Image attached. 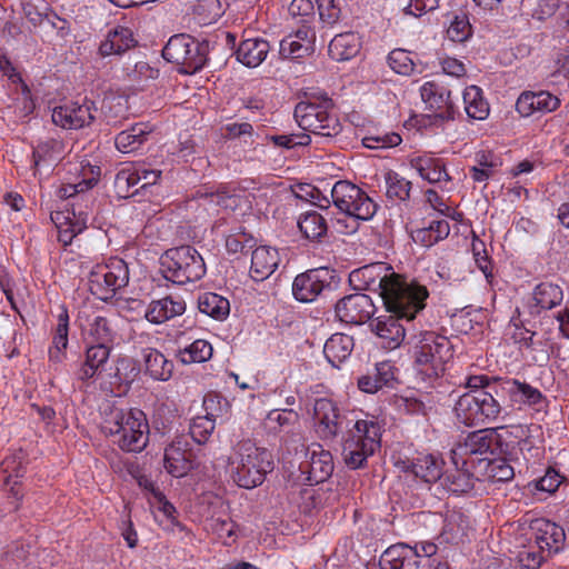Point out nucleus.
<instances>
[{
  "instance_id": "1",
  "label": "nucleus",
  "mask_w": 569,
  "mask_h": 569,
  "mask_svg": "<svg viewBox=\"0 0 569 569\" xmlns=\"http://www.w3.org/2000/svg\"><path fill=\"white\" fill-rule=\"evenodd\" d=\"M351 282H361L362 289L378 291L387 311L412 317L421 311L429 297L427 288L395 272L385 262H376L350 273Z\"/></svg>"
},
{
  "instance_id": "2",
  "label": "nucleus",
  "mask_w": 569,
  "mask_h": 569,
  "mask_svg": "<svg viewBox=\"0 0 569 569\" xmlns=\"http://www.w3.org/2000/svg\"><path fill=\"white\" fill-rule=\"evenodd\" d=\"M466 386L470 391L460 396L455 406L458 420L466 426L495 422L502 410L497 399V385L480 375L469 377Z\"/></svg>"
},
{
  "instance_id": "3",
  "label": "nucleus",
  "mask_w": 569,
  "mask_h": 569,
  "mask_svg": "<svg viewBox=\"0 0 569 569\" xmlns=\"http://www.w3.org/2000/svg\"><path fill=\"white\" fill-rule=\"evenodd\" d=\"M113 443L128 452L142 451L149 441V425L146 415L138 409L110 407L104 411L101 426Z\"/></svg>"
},
{
  "instance_id": "4",
  "label": "nucleus",
  "mask_w": 569,
  "mask_h": 569,
  "mask_svg": "<svg viewBox=\"0 0 569 569\" xmlns=\"http://www.w3.org/2000/svg\"><path fill=\"white\" fill-rule=\"evenodd\" d=\"M232 479L241 488L252 489L274 468L273 456L266 448L257 447L249 439L239 441L230 458Z\"/></svg>"
},
{
  "instance_id": "5",
  "label": "nucleus",
  "mask_w": 569,
  "mask_h": 569,
  "mask_svg": "<svg viewBox=\"0 0 569 569\" xmlns=\"http://www.w3.org/2000/svg\"><path fill=\"white\" fill-rule=\"evenodd\" d=\"M333 103L326 94H312L295 108V119L299 127L315 136L332 138L341 132L338 117L330 111Z\"/></svg>"
},
{
  "instance_id": "6",
  "label": "nucleus",
  "mask_w": 569,
  "mask_h": 569,
  "mask_svg": "<svg viewBox=\"0 0 569 569\" xmlns=\"http://www.w3.org/2000/svg\"><path fill=\"white\" fill-rule=\"evenodd\" d=\"M163 278L174 284H186L200 280L207 271L202 256L191 246L167 250L160 258Z\"/></svg>"
},
{
  "instance_id": "7",
  "label": "nucleus",
  "mask_w": 569,
  "mask_h": 569,
  "mask_svg": "<svg viewBox=\"0 0 569 569\" xmlns=\"http://www.w3.org/2000/svg\"><path fill=\"white\" fill-rule=\"evenodd\" d=\"M381 427L372 419H357L342 443L345 463L351 469L363 467L367 458L380 447Z\"/></svg>"
},
{
  "instance_id": "8",
  "label": "nucleus",
  "mask_w": 569,
  "mask_h": 569,
  "mask_svg": "<svg viewBox=\"0 0 569 569\" xmlns=\"http://www.w3.org/2000/svg\"><path fill=\"white\" fill-rule=\"evenodd\" d=\"M381 427L372 419H357L342 443L345 463L351 469L363 467L367 458L380 447Z\"/></svg>"
},
{
  "instance_id": "9",
  "label": "nucleus",
  "mask_w": 569,
  "mask_h": 569,
  "mask_svg": "<svg viewBox=\"0 0 569 569\" xmlns=\"http://www.w3.org/2000/svg\"><path fill=\"white\" fill-rule=\"evenodd\" d=\"M208 53L207 41H198L186 33L172 36L162 50V57L186 74L199 71L206 64Z\"/></svg>"
},
{
  "instance_id": "10",
  "label": "nucleus",
  "mask_w": 569,
  "mask_h": 569,
  "mask_svg": "<svg viewBox=\"0 0 569 569\" xmlns=\"http://www.w3.org/2000/svg\"><path fill=\"white\" fill-rule=\"evenodd\" d=\"M451 357L450 341L433 332L423 333L415 349V363L419 372L428 379L442 375L445 365Z\"/></svg>"
},
{
  "instance_id": "11",
  "label": "nucleus",
  "mask_w": 569,
  "mask_h": 569,
  "mask_svg": "<svg viewBox=\"0 0 569 569\" xmlns=\"http://www.w3.org/2000/svg\"><path fill=\"white\" fill-rule=\"evenodd\" d=\"M129 282V269L120 258H111L107 263L97 264L90 271L88 284L90 292L107 301Z\"/></svg>"
},
{
  "instance_id": "12",
  "label": "nucleus",
  "mask_w": 569,
  "mask_h": 569,
  "mask_svg": "<svg viewBox=\"0 0 569 569\" xmlns=\"http://www.w3.org/2000/svg\"><path fill=\"white\" fill-rule=\"evenodd\" d=\"M316 431L325 440L335 439L345 429L348 431L357 419L340 413L330 399H317L313 405Z\"/></svg>"
},
{
  "instance_id": "13",
  "label": "nucleus",
  "mask_w": 569,
  "mask_h": 569,
  "mask_svg": "<svg viewBox=\"0 0 569 569\" xmlns=\"http://www.w3.org/2000/svg\"><path fill=\"white\" fill-rule=\"evenodd\" d=\"M501 446V437L495 428H485L470 432L463 441H459L451 449L452 459L475 460L477 465L478 456L495 453Z\"/></svg>"
},
{
  "instance_id": "14",
  "label": "nucleus",
  "mask_w": 569,
  "mask_h": 569,
  "mask_svg": "<svg viewBox=\"0 0 569 569\" xmlns=\"http://www.w3.org/2000/svg\"><path fill=\"white\" fill-rule=\"evenodd\" d=\"M451 467H448L441 476L442 487L452 493H466L473 489L476 481L480 480V472L475 460L452 459Z\"/></svg>"
},
{
  "instance_id": "15",
  "label": "nucleus",
  "mask_w": 569,
  "mask_h": 569,
  "mask_svg": "<svg viewBox=\"0 0 569 569\" xmlns=\"http://www.w3.org/2000/svg\"><path fill=\"white\" fill-rule=\"evenodd\" d=\"M375 310L371 298L360 292L343 297L335 306L337 318L350 325L365 323L373 316Z\"/></svg>"
},
{
  "instance_id": "16",
  "label": "nucleus",
  "mask_w": 569,
  "mask_h": 569,
  "mask_svg": "<svg viewBox=\"0 0 569 569\" xmlns=\"http://www.w3.org/2000/svg\"><path fill=\"white\" fill-rule=\"evenodd\" d=\"M332 274L327 268L311 269L298 274L292 283V293L298 301L311 302L330 286Z\"/></svg>"
},
{
  "instance_id": "17",
  "label": "nucleus",
  "mask_w": 569,
  "mask_h": 569,
  "mask_svg": "<svg viewBox=\"0 0 569 569\" xmlns=\"http://www.w3.org/2000/svg\"><path fill=\"white\" fill-rule=\"evenodd\" d=\"M389 315L380 316L371 321L370 327L375 335L380 339L381 346L386 349L393 350L398 348L405 337L406 329L400 322L402 319L410 321L415 319V313L412 317L396 315V312L388 311Z\"/></svg>"
},
{
  "instance_id": "18",
  "label": "nucleus",
  "mask_w": 569,
  "mask_h": 569,
  "mask_svg": "<svg viewBox=\"0 0 569 569\" xmlns=\"http://www.w3.org/2000/svg\"><path fill=\"white\" fill-rule=\"evenodd\" d=\"M52 121L63 129H81L94 120L92 102L86 101L82 104L77 102L58 106L52 110Z\"/></svg>"
},
{
  "instance_id": "19",
  "label": "nucleus",
  "mask_w": 569,
  "mask_h": 569,
  "mask_svg": "<svg viewBox=\"0 0 569 569\" xmlns=\"http://www.w3.org/2000/svg\"><path fill=\"white\" fill-rule=\"evenodd\" d=\"M420 96L426 108L437 117L447 120L453 119L456 111L450 90L433 81H428L421 86Z\"/></svg>"
},
{
  "instance_id": "20",
  "label": "nucleus",
  "mask_w": 569,
  "mask_h": 569,
  "mask_svg": "<svg viewBox=\"0 0 569 569\" xmlns=\"http://www.w3.org/2000/svg\"><path fill=\"white\" fill-rule=\"evenodd\" d=\"M51 220L58 228V239L63 246L71 243L72 239L87 228L89 213L72 206L71 210L58 211L51 214Z\"/></svg>"
},
{
  "instance_id": "21",
  "label": "nucleus",
  "mask_w": 569,
  "mask_h": 569,
  "mask_svg": "<svg viewBox=\"0 0 569 569\" xmlns=\"http://www.w3.org/2000/svg\"><path fill=\"white\" fill-rule=\"evenodd\" d=\"M535 541L538 549L547 556L558 553L563 549L566 533L562 527L549 520L540 519L533 525Z\"/></svg>"
},
{
  "instance_id": "22",
  "label": "nucleus",
  "mask_w": 569,
  "mask_h": 569,
  "mask_svg": "<svg viewBox=\"0 0 569 569\" xmlns=\"http://www.w3.org/2000/svg\"><path fill=\"white\" fill-rule=\"evenodd\" d=\"M559 106L560 99L545 90L525 91L516 102V109L522 117H530L536 112L549 113L557 110Z\"/></svg>"
},
{
  "instance_id": "23",
  "label": "nucleus",
  "mask_w": 569,
  "mask_h": 569,
  "mask_svg": "<svg viewBox=\"0 0 569 569\" xmlns=\"http://www.w3.org/2000/svg\"><path fill=\"white\" fill-rule=\"evenodd\" d=\"M379 567L380 569H418V548L405 543L393 545L380 556Z\"/></svg>"
},
{
  "instance_id": "24",
  "label": "nucleus",
  "mask_w": 569,
  "mask_h": 569,
  "mask_svg": "<svg viewBox=\"0 0 569 569\" xmlns=\"http://www.w3.org/2000/svg\"><path fill=\"white\" fill-rule=\"evenodd\" d=\"M187 446V442L176 440L164 449V468L172 477H184L193 468L192 452Z\"/></svg>"
},
{
  "instance_id": "25",
  "label": "nucleus",
  "mask_w": 569,
  "mask_h": 569,
  "mask_svg": "<svg viewBox=\"0 0 569 569\" xmlns=\"http://www.w3.org/2000/svg\"><path fill=\"white\" fill-rule=\"evenodd\" d=\"M315 38V31L310 27L302 26L293 34L280 41L279 53L283 58H302L313 51Z\"/></svg>"
},
{
  "instance_id": "26",
  "label": "nucleus",
  "mask_w": 569,
  "mask_h": 569,
  "mask_svg": "<svg viewBox=\"0 0 569 569\" xmlns=\"http://www.w3.org/2000/svg\"><path fill=\"white\" fill-rule=\"evenodd\" d=\"M409 164L417 170L419 176L427 180L429 183H440L451 181V177L446 170V164L442 159L436 158L430 153L411 156Z\"/></svg>"
},
{
  "instance_id": "27",
  "label": "nucleus",
  "mask_w": 569,
  "mask_h": 569,
  "mask_svg": "<svg viewBox=\"0 0 569 569\" xmlns=\"http://www.w3.org/2000/svg\"><path fill=\"white\" fill-rule=\"evenodd\" d=\"M279 262L280 257L276 248L260 246L251 253L250 277L254 281H263L276 271Z\"/></svg>"
},
{
  "instance_id": "28",
  "label": "nucleus",
  "mask_w": 569,
  "mask_h": 569,
  "mask_svg": "<svg viewBox=\"0 0 569 569\" xmlns=\"http://www.w3.org/2000/svg\"><path fill=\"white\" fill-rule=\"evenodd\" d=\"M110 357V347L103 343L91 346L86 351V358L77 372V378L87 382L104 370Z\"/></svg>"
},
{
  "instance_id": "29",
  "label": "nucleus",
  "mask_w": 569,
  "mask_h": 569,
  "mask_svg": "<svg viewBox=\"0 0 569 569\" xmlns=\"http://www.w3.org/2000/svg\"><path fill=\"white\" fill-rule=\"evenodd\" d=\"M136 44L137 40L133 37L132 30L127 27L118 26L109 30L106 39L101 41L99 54L101 57L121 54Z\"/></svg>"
},
{
  "instance_id": "30",
  "label": "nucleus",
  "mask_w": 569,
  "mask_h": 569,
  "mask_svg": "<svg viewBox=\"0 0 569 569\" xmlns=\"http://www.w3.org/2000/svg\"><path fill=\"white\" fill-rule=\"evenodd\" d=\"M186 311V303L182 299L164 297L153 300L147 311L146 319L156 325L163 323L174 317L181 316Z\"/></svg>"
},
{
  "instance_id": "31",
  "label": "nucleus",
  "mask_w": 569,
  "mask_h": 569,
  "mask_svg": "<svg viewBox=\"0 0 569 569\" xmlns=\"http://www.w3.org/2000/svg\"><path fill=\"white\" fill-rule=\"evenodd\" d=\"M270 51V44L262 38H250L243 40L237 51L236 57L239 62L249 68L260 66Z\"/></svg>"
},
{
  "instance_id": "32",
  "label": "nucleus",
  "mask_w": 569,
  "mask_h": 569,
  "mask_svg": "<svg viewBox=\"0 0 569 569\" xmlns=\"http://www.w3.org/2000/svg\"><path fill=\"white\" fill-rule=\"evenodd\" d=\"M308 472V480L311 483H320L326 481L333 471V460L329 451L320 449L310 453L309 460L300 467Z\"/></svg>"
},
{
  "instance_id": "33",
  "label": "nucleus",
  "mask_w": 569,
  "mask_h": 569,
  "mask_svg": "<svg viewBox=\"0 0 569 569\" xmlns=\"http://www.w3.org/2000/svg\"><path fill=\"white\" fill-rule=\"evenodd\" d=\"M395 379V368L389 361H382L368 373L359 377L358 388L367 393H376Z\"/></svg>"
},
{
  "instance_id": "34",
  "label": "nucleus",
  "mask_w": 569,
  "mask_h": 569,
  "mask_svg": "<svg viewBox=\"0 0 569 569\" xmlns=\"http://www.w3.org/2000/svg\"><path fill=\"white\" fill-rule=\"evenodd\" d=\"M443 461L435 455H419L407 467L406 470L411 471L416 477L421 478L428 483L436 482L441 479Z\"/></svg>"
},
{
  "instance_id": "35",
  "label": "nucleus",
  "mask_w": 569,
  "mask_h": 569,
  "mask_svg": "<svg viewBox=\"0 0 569 569\" xmlns=\"http://www.w3.org/2000/svg\"><path fill=\"white\" fill-rule=\"evenodd\" d=\"M500 156L492 151L481 150L475 154V164L470 168V177L475 182H487L492 178L500 167Z\"/></svg>"
},
{
  "instance_id": "36",
  "label": "nucleus",
  "mask_w": 569,
  "mask_h": 569,
  "mask_svg": "<svg viewBox=\"0 0 569 569\" xmlns=\"http://www.w3.org/2000/svg\"><path fill=\"white\" fill-rule=\"evenodd\" d=\"M353 338L345 333L332 335L325 343L323 355L332 367L338 368L353 350Z\"/></svg>"
},
{
  "instance_id": "37",
  "label": "nucleus",
  "mask_w": 569,
  "mask_h": 569,
  "mask_svg": "<svg viewBox=\"0 0 569 569\" xmlns=\"http://www.w3.org/2000/svg\"><path fill=\"white\" fill-rule=\"evenodd\" d=\"M216 396L209 395L203 399L204 416L196 417L190 425V436L198 443H204L216 427V415L212 412Z\"/></svg>"
},
{
  "instance_id": "38",
  "label": "nucleus",
  "mask_w": 569,
  "mask_h": 569,
  "mask_svg": "<svg viewBox=\"0 0 569 569\" xmlns=\"http://www.w3.org/2000/svg\"><path fill=\"white\" fill-rule=\"evenodd\" d=\"M142 360L144 365V372L152 379L167 381L171 378L173 365L157 349H143Z\"/></svg>"
},
{
  "instance_id": "39",
  "label": "nucleus",
  "mask_w": 569,
  "mask_h": 569,
  "mask_svg": "<svg viewBox=\"0 0 569 569\" xmlns=\"http://www.w3.org/2000/svg\"><path fill=\"white\" fill-rule=\"evenodd\" d=\"M477 467L480 472V480H492L498 482L509 481L513 478L515 471L511 465L502 458L489 459L483 457L478 459Z\"/></svg>"
},
{
  "instance_id": "40",
  "label": "nucleus",
  "mask_w": 569,
  "mask_h": 569,
  "mask_svg": "<svg viewBox=\"0 0 569 569\" xmlns=\"http://www.w3.org/2000/svg\"><path fill=\"white\" fill-rule=\"evenodd\" d=\"M150 129L146 123H136L117 134L114 143L122 153L138 150L147 140Z\"/></svg>"
},
{
  "instance_id": "41",
  "label": "nucleus",
  "mask_w": 569,
  "mask_h": 569,
  "mask_svg": "<svg viewBox=\"0 0 569 569\" xmlns=\"http://www.w3.org/2000/svg\"><path fill=\"white\" fill-rule=\"evenodd\" d=\"M360 50V41L356 33L346 32L337 34L329 43V54L337 61L353 58Z\"/></svg>"
},
{
  "instance_id": "42",
  "label": "nucleus",
  "mask_w": 569,
  "mask_h": 569,
  "mask_svg": "<svg viewBox=\"0 0 569 569\" xmlns=\"http://www.w3.org/2000/svg\"><path fill=\"white\" fill-rule=\"evenodd\" d=\"M532 300L535 303L531 312L539 313L558 306L562 301V290L557 284L542 282L535 288Z\"/></svg>"
},
{
  "instance_id": "43",
  "label": "nucleus",
  "mask_w": 569,
  "mask_h": 569,
  "mask_svg": "<svg viewBox=\"0 0 569 569\" xmlns=\"http://www.w3.org/2000/svg\"><path fill=\"white\" fill-rule=\"evenodd\" d=\"M331 199L340 212L349 216L351 204L361 200V189L349 181L340 180L331 189Z\"/></svg>"
},
{
  "instance_id": "44",
  "label": "nucleus",
  "mask_w": 569,
  "mask_h": 569,
  "mask_svg": "<svg viewBox=\"0 0 569 569\" xmlns=\"http://www.w3.org/2000/svg\"><path fill=\"white\" fill-rule=\"evenodd\" d=\"M199 311L216 319L223 320L230 312L229 300L214 292H204L198 298Z\"/></svg>"
},
{
  "instance_id": "45",
  "label": "nucleus",
  "mask_w": 569,
  "mask_h": 569,
  "mask_svg": "<svg viewBox=\"0 0 569 569\" xmlns=\"http://www.w3.org/2000/svg\"><path fill=\"white\" fill-rule=\"evenodd\" d=\"M465 110L469 118L485 120L489 116V104L477 86H469L463 91Z\"/></svg>"
},
{
  "instance_id": "46",
  "label": "nucleus",
  "mask_w": 569,
  "mask_h": 569,
  "mask_svg": "<svg viewBox=\"0 0 569 569\" xmlns=\"http://www.w3.org/2000/svg\"><path fill=\"white\" fill-rule=\"evenodd\" d=\"M450 226L447 220H435L426 228H420L412 233L416 243L423 247H431L449 236Z\"/></svg>"
},
{
  "instance_id": "47",
  "label": "nucleus",
  "mask_w": 569,
  "mask_h": 569,
  "mask_svg": "<svg viewBox=\"0 0 569 569\" xmlns=\"http://www.w3.org/2000/svg\"><path fill=\"white\" fill-rule=\"evenodd\" d=\"M300 231L307 239L319 240L328 230L326 218L317 211L302 214L298 221Z\"/></svg>"
},
{
  "instance_id": "48",
  "label": "nucleus",
  "mask_w": 569,
  "mask_h": 569,
  "mask_svg": "<svg viewBox=\"0 0 569 569\" xmlns=\"http://www.w3.org/2000/svg\"><path fill=\"white\" fill-rule=\"evenodd\" d=\"M212 352V346L207 340L198 339L180 349L177 357L183 365H191L208 361Z\"/></svg>"
},
{
  "instance_id": "49",
  "label": "nucleus",
  "mask_w": 569,
  "mask_h": 569,
  "mask_svg": "<svg viewBox=\"0 0 569 569\" xmlns=\"http://www.w3.org/2000/svg\"><path fill=\"white\" fill-rule=\"evenodd\" d=\"M201 206H216L222 208H233L236 206V199L224 190H211L208 187H203L197 190L194 194Z\"/></svg>"
},
{
  "instance_id": "50",
  "label": "nucleus",
  "mask_w": 569,
  "mask_h": 569,
  "mask_svg": "<svg viewBox=\"0 0 569 569\" xmlns=\"http://www.w3.org/2000/svg\"><path fill=\"white\" fill-rule=\"evenodd\" d=\"M60 147V143L53 140L39 143L32 152L33 168L36 171L42 167L50 168L60 156V152L56 149Z\"/></svg>"
},
{
  "instance_id": "51",
  "label": "nucleus",
  "mask_w": 569,
  "mask_h": 569,
  "mask_svg": "<svg viewBox=\"0 0 569 569\" xmlns=\"http://www.w3.org/2000/svg\"><path fill=\"white\" fill-rule=\"evenodd\" d=\"M386 196L391 200L405 201L410 196L411 182L397 172L389 171L385 176Z\"/></svg>"
},
{
  "instance_id": "52",
  "label": "nucleus",
  "mask_w": 569,
  "mask_h": 569,
  "mask_svg": "<svg viewBox=\"0 0 569 569\" xmlns=\"http://www.w3.org/2000/svg\"><path fill=\"white\" fill-rule=\"evenodd\" d=\"M507 391L515 401H522L525 403L536 405L542 398V395L538 389L531 387L526 382L511 380L507 382Z\"/></svg>"
},
{
  "instance_id": "53",
  "label": "nucleus",
  "mask_w": 569,
  "mask_h": 569,
  "mask_svg": "<svg viewBox=\"0 0 569 569\" xmlns=\"http://www.w3.org/2000/svg\"><path fill=\"white\" fill-rule=\"evenodd\" d=\"M140 179H138L137 164L131 163L123 167L114 178V188L117 192L122 196H127L131 188L138 186Z\"/></svg>"
},
{
  "instance_id": "54",
  "label": "nucleus",
  "mask_w": 569,
  "mask_h": 569,
  "mask_svg": "<svg viewBox=\"0 0 569 569\" xmlns=\"http://www.w3.org/2000/svg\"><path fill=\"white\" fill-rule=\"evenodd\" d=\"M89 335L98 341V343L107 345L113 340V329L110 321L101 316H97L89 325Z\"/></svg>"
},
{
  "instance_id": "55",
  "label": "nucleus",
  "mask_w": 569,
  "mask_h": 569,
  "mask_svg": "<svg viewBox=\"0 0 569 569\" xmlns=\"http://www.w3.org/2000/svg\"><path fill=\"white\" fill-rule=\"evenodd\" d=\"M377 208L378 206L376 202L363 190H361V200H356L351 204L348 217L366 221L375 216Z\"/></svg>"
},
{
  "instance_id": "56",
  "label": "nucleus",
  "mask_w": 569,
  "mask_h": 569,
  "mask_svg": "<svg viewBox=\"0 0 569 569\" xmlns=\"http://www.w3.org/2000/svg\"><path fill=\"white\" fill-rule=\"evenodd\" d=\"M24 453L22 451L14 452L7 457L3 462V471L8 473L4 485H10L11 480L23 477L26 472Z\"/></svg>"
},
{
  "instance_id": "57",
  "label": "nucleus",
  "mask_w": 569,
  "mask_h": 569,
  "mask_svg": "<svg viewBox=\"0 0 569 569\" xmlns=\"http://www.w3.org/2000/svg\"><path fill=\"white\" fill-rule=\"evenodd\" d=\"M401 141L402 139L397 132H378L369 134L362 140L363 146L369 149L392 148L399 146Z\"/></svg>"
},
{
  "instance_id": "58",
  "label": "nucleus",
  "mask_w": 569,
  "mask_h": 569,
  "mask_svg": "<svg viewBox=\"0 0 569 569\" xmlns=\"http://www.w3.org/2000/svg\"><path fill=\"white\" fill-rule=\"evenodd\" d=\"M388 64L395 72L403 76L410 74L415 66L409 53L402 49H396L389 53Z\"/></svg>"
},
{
  "instance_id": "59",
  "label": "nucleus",
  "mask_w": 569,
  "mask_h": 569,
  "mask_svg": "<svg viewBox=\"0 0 569 569\" xmlns=\"http://www.w3.org/2000/svg\"><path fill=\"white\" fill-rule=\"evenodd\" d=\"M546 557H548L547 553L538 549L537 546H530L518 553V561L522 568L539 569Z\"/></svg>"
},
{
  "instance_id": "60",
  "label": "nucleus",
  "mask_w": 569,
  "mask_h": 569,
  "mask_svg": "<svg viewBox=\"0 0 569 569\" xmlns=\"http://www.w3.org/2000/svg\"><path fill=\"white\" fill-rule=\"evenodd\" d=\"M448 38L453 42H463L471 36V26L466 17H455L448 30Z\"/></svg>"
},
{
  "instance_id": "61",
  "label": "nucleus",
  "mask_w": 569,
  "mask_h": 569,
  "mask_svg": "<svg viewBox=\"0 0 569 569\" xmlns=\"http://www.w3.org/2000/svg\"><path fill=\"white\" fill-rule=\"evenodd\" d=\"M270 423H277L279 431L291 430L298 423V415L293 410H272L268 415Z\"/></svg>"
},
{
  "instance_id": "62",
  "label": "nucleus",
  "mask_w": 569,
  "mask_h": 569,
  "mask_svg": "<svg viewBox=\"0 0 569 569\" xmlns=\"http://www.w3.org/2000/svg\"><path fill=\"white\" fill-rule=\"evenodd\" d=\"M68 331H69V316L64 308H61V312L58 316V323L56 327L53 341L54 347L59 349H66L68 346Z\"/></svg>"
},
{
  "instance_id": "63",
  "label": "nucleus",
  "mask_w": 569,
  "mask_h": 569,
  "mask_svg": "<svg viewBox=\"0 0 569 569\" xmlns=\"http://www.w3.org/2000/svg\"><path fill=\"white\" fill-rule=\"evenodd\" d=\"M318 6L320 19L328 23L333 24L340 18V7L336 3V0H315Z\"/></svg>"
},
{
  "instance_id": "64",
  "label": "nucleus",
  "mask_w": 569,
  "mask_h": 569,
  "mask_svg": "<svg viewBox=\"0 0 569 569\" xmlns=\"http://www.w3.org/2000/svg\"><path fill=\"white\" fill-rule=\"evenodd\" d=\"M561 476L553 469L547 470L543 477L535 481V488L547 493L555 492L561 483Z\"/></svg>"
}]
</instances>
